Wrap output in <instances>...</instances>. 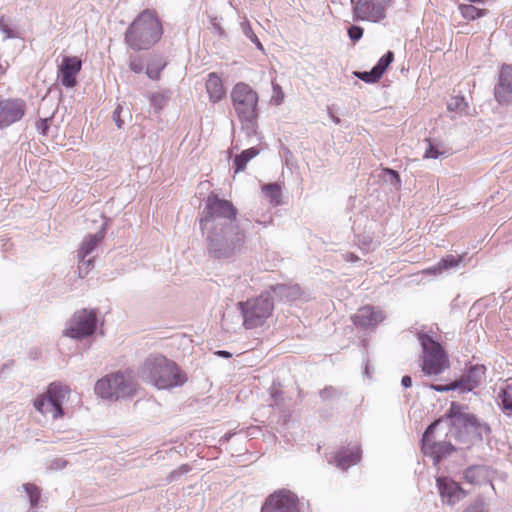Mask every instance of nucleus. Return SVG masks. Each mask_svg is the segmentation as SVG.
<instances>
[{
	"instance_id": "864d4df0",
	"label": "nucleus",
	"mask_w": 512,
	"mask_h": 512,
	"mask_svg": "<svg viewBox=\"0 0 512 512\" xmlns=\"http://www.w3.org/2000/svg\"><path fill=\"white\" fill-rule=\"evenodd\" d=\"M463 512H485L481 503H473L469 505Z\"/></svg>"
},
{
	"instance_id": "2f4dec72",
	"label": "nucleus",
	"mask_w": 512,
	"mask_h": 512,
	"mask_svg": "<svg viewBox=\"0 0 512 512\" xmlns=\"http://www.w3.org/2000/svg\"><path fill=\"white\" fill-rule=\"evenodd\" d=\"M394 60V53L392 51L386 52L373 67L375 71L382 77L386 69Z\"/></svg>"
},
{
	"instance_id": "f03ea898",
	"label": "nucleus",
	"mask_w": 512,
	"mask_h": 512,
	"mask_svg": "<svg viewBox=\"0 0 512 512\" xmlns=\"http://www.w3.org/2000/svg\"><path fill=\"white\" fill-rule=\"evenodd\" d=\"M141 376L159 390L182 387L188 380L177 363L162 355L148 357L142 365Z\"/></svg>"
},
{
	"instance_id": "bf43d9fd",
	"label": "nucleus",
	"mask_w": 512,
	"mask_h": 512,
	"mask_svg": "<svg viewBox=\"0 0 512 512\" xmlns=\"http://www.w3.org/2000/svg\"><path fill=\"white\" fill-rule=\"evenodd\" d=\"M214 354L221 358H226V359L232 357V353L227 350H217V351H215Z\"/></svg>"
},
{
	"instance_id": "6e6d98bb",
	"label": "nucleus",
	"mask_w": 512,
	"mask_h": 512,
	"mask_svg": "<svg viewBox=\"0 0 512 512\" xmlns=\"http://www.w3.org/2000/svg\"><path fill=\"white\" fill-rule=\"evenodd\" d=\"M234 163V173L237 174L246 169L248 162H233Z\"/></svg>"
},
{
	"instance_id": "09e8293b",
	"label": "nucleus",
	"mask_w": 512,
	"mask_h": 512,
	"mask_svg": "<svg viewBox=\"0 0 512 512\" xmlns=\"http://www.w3.org/2000/svg\"><path fill=\"white\" fill-rule=\"evenodd\" d=\"M429 388L436 392L456 391V388L454 387V381H452L451 383L446 384V385L430 384Z\"/></svg>"
},
{
	"instance_id": "bb28decb",
	"label": "nucleus",
	"mask_w": 512,
	"mask_h": 512,
	"mask_svg": "<svg viewBox=\"0 0 512 512\" xmlns=\"http://www.w3.org/2000/svg\"><path fill=\"white\" fill-rule=\"evenodd\" d=\"M25 493L27 494L30 508L35 509L38 507L40 498H41V491L38 486H36L33 483H25L22 485Z\"/></svg>"
},
{
	"instance_id": "6ab92c4d",
	"label": "nucleus",
	"mask_w": 512,
	"mask_h": 512,
	"mask_svg": "<svg viewBox=\"0 0 512 512\" xmlns=\"http://www.w3.org/2000/svg\"><path fill=\"white\" fill-rule=\"evenodd\" d=\"M65 387L60 382H52L46 390L48 405L53 411V418L57 419L64 415L63 402L65 399Z\"/></svg>"
},
{
	"instance_id": "69168bd1",
	"label": "nucleus",
	"mask_w": 512,
	"mask_h": 512,
	"mask_svg": "<svg viewBox=\"0 0 512 512\" xmlns=\"http://www.w3.org/2000/svg\"><path fill=\"white\" fill-rule=\"evenodd\" d=\"M273 89L274 91H278L279 93H281V87L278 84H273Z\"/></svg>"
},
{
	"instance_id": "7c9ffc66",
	"label": "nucleus",
	"mask_w": 512,
	"mask_h": 512,
	"mask_svg": "<svg viewBox=\"0 0 512 512\" xmlns=\"http://www.w3.org/2000/svg\"><path fill=\"white\" fill-rule=\"evenodd\" d=\"M357 245L363 252H369L377 246L373 236L370 233L357 234Z\"/></svg>"
},
{
	"instance_id": "f704fd0d",
	"label": "nucleus",
	"mask_w": 512,
	"mask_h": 512,
	"mask_svg": "<svg viewBox=\"0 0 512 512\" xmlns=\"http://www.w3.org/2000/svg\"><path fill=\"white\" fill-rule=\"evenodd\" d=\"M0 31L4 34V40L18 37V33L11 27L8 20L0 18Z\"/></svg>"
},
{
	"instance_id": "0e129e2a",
	"label": "nucleus",
	"mask_w": 512,
	"mask_h": 512,
	"mask_svg": "<svg viewBox=\"0 0 512 512\" xmlns=\"http://www.w3.org/2000/svg\"><path fill=\"white\" fill-rule=\"evenodd\" d=\"M329 116L335 124H339L341 122L340 118L334 115L331 111H329Z\"/></svg>"
},
{
	"instance_id": "ea45409f",
	"label": "nucleus",
	"mask_w": 512,
	"mask_h": 512,
	"mask_svg": "<svg viewBox=\"0 0 512 512\" xmlns=\"http://www.w3.org/2000/svg\"><path fill=\"white\" fill-rule=\"evenodd\" d=\"M167 101L168 97L163 93L157 92L150 96V103L157 110H161L166 105Z\"/></svg>"
},
{
	"instance_id": "8fccbe9b",
	"label": "nucleus",
	"mask_w": 512,
	"mask_h": 512,
	"mask_svg": "<svg viewBox=\"0 0 512 512\" xmlns=\"http://www.w3.org/2000/svg\"><path fill=\"white\" fill-rule=\"evenodd\" d=\"M123 107L121 104H118L115 110L113 111L112 118L116 124V126L120 129L123 126L124 121L121 119V112Z\"/></svg>"
},
{
	"instance_id": "49530a36",
	"label": "nucleus",
	"mask_w": 512,
	"mask_h": 512,
	"mask_svg": "<svg viewBox=\"0 0 512 512\" xmlns=\"http://www.w3.org/2000/svg\"><path fill=\"white\" fill-rule=\"evenodd\" d=\"M259 154L257 147H250L243 150L239 155H236L234 160H252Z\"/></svg>"
},
{
	"instance_id": "473e14b6",
	"label": "nucleus",
	"mask_w": 512,
	"mask_h": 512,
	"mask_svg": "<svg viewBox=\"0 0 512 512\" xmlns=\"http://www.w3.org/2000/svg\"><path fill=\"white\" fill-rule=\"evenodd\" d=\"M442 419H436L433 422H431L425 429L422 438H421V447H424L425 445H428V443L432 442L433 434L436 430V428L441 423Z\"/></svg>"
},
{
	"instance_id": "6e6552de",
	"label": "nucleus",
	"mask_w": 512,
	"mask_h": 512,
	"mask_svg": "<svg viewBox=\"0 0 512 512\" xmlns=\"http://www.w3.org/2000/svg\"><path fill=\"white\" fill-rule=\"evenodd\" d=\"M231 98L239 119L247 124H253L258 116L257 93L248 84L238 83L232 90Z\"/></svg>"
},
{
	"instance_id": "f257e3e1",
	"label": "nucleus",
	"mask_w": 512,
	"mask_h": 512,
	"mask_svg": "<svg viewBox=\"0 0 512 512\" xmlns=\"http://www.w3.org/2000/svg\"><path fill=\"white\" fill-rule=\"evenodd\" d=\"M237 214L230 200L213 192L205 199L199 225L210 258L232 262L243 251L246 231L237 222Z\"/></svg>"
},
{
	"instance_id": "f3484780",
	"label": "nucleus",
	"mask_w": 512,
	"mask_h": 512,
	"mask_svg": "<svg viewBox=\"0 0 512 512\" xmlns=\"http://www.w3.org/2000/svg\"><path fill=\"white\" fill-rule=\"evenodd\" d=\"M82 61L76 56H64L59 65L61 84L67 88H73L77 81L76 76L81 71Z\"/></svg>"
},
{
	"instance_id": "a18cd8bd",
	"label": "nucleus",
	"mask_w": 512,
	"mask_h": 512,
	"mask_svg": "<svg viewBox=\"0 0 512 512\" xmlns=\"http://www.w3.org/2000/svg\"><path fill=\"white\" fill-rule=\"evenodd\" d=\"M129 68L134 73H141L144 68L142 58L137 55H131L129 58Z\"/></svg>"
},
{
	"instance_id": "7ed1b4c3",
	"label": "nucleus",
	"mask_w": 512,
	"mask_h": 512,
	"mask_svg": "<svg viewBox=\"0 0 512 512\" xmlns=\"http://www.w3.org/2000/svg\"><path fill=\"white\" fill-rule=\"evenodd\" d=\"M162 34V24L156 12L145 9L126 29L124 42L134 51L148 50L161 39Z\"/></svg>"
},
{
	"instance_id": "423d86ee",
	"label": "nucleus",
	"mask_w": 512,
	"mask_h": 512,
	"mask_svg": "<svg viewBox=\"0 0 512 512\" xmlns=\"http://www.w3.org/2000/svg\"><path fill=\"white\" fill-rule=\"evenodd\" d=\"M98 326V310L82 308L75 311L62 331L64 337L83 341L95 334Z\"/></svg>"
},
{
	"instance_id": "338daca9",
	"label": "nucleus",
	"mask_w": 512,
	"mask_h": 512,
	"mask_svg": "<svg viewBox=\"0 0 512 512\" xmlns=\"http://www.w3.org/2000/svg\"><path fill=\"white\" fill-rule=\"evenodd\" d=\"M6 69L3 67V65L0 63V76H2L5 73Z\"/></svg>"
},
{
	"instance_id": "3c124183",
	"label": "nucleus",
	"mask_w": 512,
	"mask_h": 512,
	"mask_svg": "<svg viewBox=\"0 0 512 512\" xmlns=\"http://www.w3.org/2000/svg\"><path fill=\"white\" fill-rule=\"evenodd\" d=\"M48 122H49V119L48 118H45V119H41L38 123H37V129L40 131L41 134L45 135L47 134V131L49 129V125H48Z\"/></svg>"
},
{
	"instance_id": "4d7b16f0",
	"label": "nucleus",
	"mask_w": 512,
	"mask_h": 512,
	"mask_svg": "<svg viewBox=\"0 0 512 512\" xmlns=\"http://www.w3.org/2000/svg\"><path fill=\"white\" fill-rule=\"evenodd\" d=\"M401 385L404 388H410L412 386V378L409 375H404L401 379Z\"/></svg>"
},
{
	"instance_id": "f8f14e48",
	"label": "nucleus",
	"mask_w": 512,
	"mask_h": 512,
	"mask_svg": "<svg viewBox=\"0 0 512 512\" xmlns=\"http://www.w3.org/2000/svg\"><path fill=\"white\" fill-rule=\"evenodd\" d=\"M26 113V102L21 98H7L0 95V129L19 122Z\"/></svg>"
},
{
	"instance_id": "79ce46f5",
	"label": "nucleus",
	"mask_w": 512,
	"mask_h": 512,
	"mask_svg": "<svg viewBox=\"0 0 512 512\" xmlns=\"http://www.w3.org/2000/svg\"><path fill=\"white\" fill-rule=\"evenodd\" d=\"M191 471V467L188 464H182L177 469L170 472L168 476V481L173 482L177 481L182 477L183 475L189 473Z\"/></svg>"
},
{
	"instance_id": "e2e57ef3",
	"label": "nucleus",
	"mask_w": 512,
	"mask_h": 512,
	"mask_svg": "<svg viewBox=\"0 0 512 512\" xmlns=\"http://www.w3.org/2000/svg\"><path fill=\"white\" fill-rule=\"evenodd\" d=\"M53 465H55L56 468L61 469V468H64L66 466V461L63 460V459H56L53 462Z\"/></svg>"
},
{
	"instance_id": "4c0bfd02",
	"label": "nucleus",
	"mask_w": 512,
	"mask_h": 512,
	"mask_svg": "<svg viewBox=\"0 0 512 512\" xmlns=\"http://www.w3.org/2000/svg\"><path fill=\"white\" fill-rule=\"evenodd\" d=\"M355 76L366 83H375L381 78L374 68L370 71L355 72Z\"/></svg>"
},
{
	"instance_id": "13d9d810",
	"label": "nucleus",
	"mask_w": 512,
	"mask_h": 512,
	"mask_svg": "<svg viewBox=\"0 0 512 512\" xmlns=\"http://www.w3.org/2000/svg\"><path fill=\"white\" fill-rule=\"evenodd\" d=\"M235 435V432L233 431H229L227 433H225L220 439H219V443L220 444H224V443H227L230 441V439Z\"/></svg>"
},
{
	"instance_id": "052dcab7",
	"label": "nucleus",
	"mask_w": 512,
	"mask_h": 512,
	"mask_svg": "<svg viewBox=\"0 0 512 512\" xmlns=\"http://www.w3.org/2000/svg\"><path fill=\"white\" fill-rule=\"evenodd\" d=\"M345 259L349 262H357L360 260V258L356 254L351 252L345 254Z\"/></svg>"
},
{
	"instance_id": "58836bf2",
	"label": "nucleus",
	"mask_w": 512,
	"mask_h": 512,
	"mask_svg": "<svg viewBox=\"0 0 512 512\" xmlns=\"http://www.w3.org/2000/svg\"><path fill=\"white\" fill-rule=\"evenodd\" d=\"M340 394V391L333 386H326L319 391V396L322 401L338 398Z\"/></svg>"
},
{
	"instance_id": "5701e85b",
	"label": "nucleus",
	"mask_w": 512,
	"mask_h": 512,
	"mask_svg": "<svg viewBox=\"0 0 512 512\" xmlns=\"http://www.w3.org/2000/svg\"><path fill=\"white\" fill-rule=\"evenodd\" d=\"M496 402L504 415L512 417V381L500 387Z\"/></svg>"
},
{
	"instance_id": "2eb2a0df",
	"label": "nucleus",
	"mask_w": 512,
	"mask_h": 512,
	"mask_svg": "<svg viewBox=\"0 0 512 512\" xmlns=\"http://www.w3.org/2000/svg\"><path fill=\"white\" fill-rule=\"evenodd\" d=\"M436 486L443 502L453 506L466 496L459 483L449 477H437Z\"/></svg>"
},
{
	"instance_id": "412c9836",
	"label": "nucleus",
	"mask_w": 512,
	"mask_h": 512,
	"mask_svg": "<svg viewBox=\"0 0 512 512\" xmlns=\"http://www.w3.org/2000/svg\"><path fill=\"white\" fill-rule=\"evenodd\" d=\"M267 291L270 295L279 301L290 302L296 300L300 296V288L298 285L276 284L271 285Z\"/></svg>"
},
{
	"instance_id": "a878e982",
	"label": "nucleus",
	"mask_w": 512,
	"mask_h": 512,
	"mask_svg": "<svg viewBox=\"0 0 512 512\" xmlns=\"http://www.w3.org/2000/svg\"><path fill=\"white\" fill-rule=\"evenodd\" d=\"M378 177L385 183L389 184L393 189L401 188V178L398 171L391 168H382Z\"/></svg>"
},
{
	"instance_id": "a211bd4d",
	"label": "nucleus",
	"mask_w": 512,
	"mask_h": 512,
	"mask_svg": "<svg viewBox=\"0 0 512 512\" xmlns=\"http://www.w3.org/2000/svg\"><path fill=\"white\" fill-rule=\"evenodd\" d=\"M494 95L500 103L512 100V65L502 66L498 84L494 88Z\"/></svg>"
},
{
	"instance_id": "c03bdc74",
	"label": "nucleus",
	"mask_w": 512,
	"mask_h": 512,
	"mask_svg": "<svg viewBox=\"0 0 512 512\" xmlns=\"http://www.w3.org/2000/svg\"><path fill=\"white\" fill-rule=\"evenodd\" d=\"M34 408L42 414H47L48 412L52 411L51 407L48 405L46 395L40 396L34 401Z\"/></svg>"
},
{
	"instance_id": "774afa93",
	"label": "nucleus",
	"mask_w": 512,
	"mask_h": 512,
	"mask_svg": "<svg viewBox=\"0 0 512 512\" xmlns=\"http://www.w3.org/2000/svg\"><path fill=\"white\" fill-rule=\"evenodd\" d=\"M281 98H283V95L281 96ZM281 101H282V99L277 100V104H280Z\"/></svg>"
},
{
	"instance_id": "680f3d73",
	"label": "nucleus",
	"mask_w": 512,
	"mask_h": 512,
	"mask_svg": "<svg viewBox=\"0 0 512 512\" xmlns=\"http://www.w3.org/2000/svg\"><path fill=\"white\" fill-rule=\"evenodd\" d=\"M372 372H373V369H371L370 364H369V361L367 360V361L365 362V365H364V372H363V374H364L365 376H367L368 378H370V377H371Z\"/></svg>"
},
{
	"instance_id": "9b49d317",
	"label": "nucleus",
	"mask_w": 512,
	"mask_h": 512,
	"mask_svg": "<svg viewBox=\"0 0 512 512\" xmlns=\"http://www.w3.org/2000/svg\"><path fill=\"white\" fill-rule=\"evenodd\" d=\"M465 407L458 402H452L445 413V418L449 420L450 432L456 439L468 433L475 421V414L464 412Z\"/></svg>"
},
{
	"instance_id": "dca6fc26",
	"label": "nucleus",
	"mask_w": 512,
	"mask_h": 512,
	"mask_svg": "<svg viewBox=\"0 0 512 512\" xmlns=\"http://www.w3.org/2000/svg\"><path fill=\"white\" fill-rule=\"evenodd\" d=\"M362 457L360 446L340 447L329 459V463L335 465L342 471L348 470L351 466L358 464Z\"/></svg>"
},
{
	"instance_id": "393cba45",
	"label": "nucleus",
	"mask_w": 512,
	"mask_h": 512,
	"mask_svg": "<svg viewBox=\"0 0 512 512\" xmlns=\"http://www.w3.org/2000/svg\"><path fill=\"white\" fill-rule=\"evenodd\" d=\"M206 90L209 94L210 100L213 102L221 100L225 94L222 80L215 73L209 74L206 81Z\"/></svg>"
},
{
	"instance_id": "1a4fd4ad",
	"label": "nucleus",
	"mask_w": 512,
	"mask_h": 512,
	"mask_svg": "<svg viewBox=\"0 0 512 512\" xmlns=\"http://www.w3.org/2000/svg\"><path fill=\"white\" fill-rule=\"evenodd\" d=\"M260 512H301V502L294 491L279 488L264 499Z\"/></svg>"
},
{
	"instance_id": "c9c22d12",
	"label": "nucleus",
	"mask_w": 512,
	"mask_h": 512,
	"mask_svg": "<svg viewBox=\"0 0 512 512\" xmlns=\"http://www.w3.org/2000/svg\"><path fill=\"white\" fill-rule=\"evenodd\" d=\"M461 13L464 18L474 20L481 17L484 13L472 5H463L460 7Z\"/></svg>"
},
{
	"instance_id": "39448f33",
	"label": "nucleus",
	"mask_w": 512,
	"mask_h": 512,
	"mask_svg": "<svg viewBox=\"0 0 512 512\" xmlns=\"http://www.w3.org/2000/svg\"><path fill=\"white\" fill-rule=\"evenodd\" d=\"M237 307L243 318V326L246 329H254L262 326L272 315L273 297L270 291H264L257 297L238 302Z\"/></svg>"
},
{
	"instance_id": "aec40b11",
	"label": "nucleus",
	"mask_w": 512,
	"mask_h": 512,
	"mask_svg": "<svg viewBox=\"0 0 512 512\" xmlns=\"http://www.w3.org/2000/svg\"><path fill=\"white\" fill-rule=\"evenodd\" d=\"M455 450L454 445L448 441H432L421 447L424 455L433 459V464L438 465L445 457L450 455Z\"/></svg>"
},
{
	"instance_id": "0eeeda50",
	"label": "nucleus",
	"mask_w": 512,
	"mask_h": 512,
	"mask_svg": "<svg viewBox=\"0 0 512 512\" xmlns=\"http://www.w3.org/2000/svg\"><path fill=\"white\" fill-rule=\"evenodd\" d=\"M94 390L99 397L107 400L127 398L135 393L132 381L120 371L99 379L95 384Z\"/></svg>"
},
{
	"instance_id": "9d476101",
	"label": "nucleus",
	"mask_w": 512,
	"mask_h": 512,
	"mask_svg": "<svg viewBox=\"0 0 512 512\" xmlns=\"http://www.w3.org/2000/svg\"><path fill=\"white\" fill-rule=\"evenodd\" d=\"M392 0H351L353 20L379 22L386 17Z\"/></svg>"
},
{
	"instance_id": "ddd939ff",
	"label": "nucleus",
	"mask_w": 512,
	"mask_h": 512,
	"mask_svg": "<svg viewBox=\"0 0 512 512\" xmlns=\"http://www.w3.org/2000/svg\"><path fill=\"white\" fill-rule=\"evenodd\" d=\"M485 373V365H470L458 379L454 380V387L462 394L473 392L474 389L481 385Z\"/></svg>"
},
{
	"instance_id": "4be33fe9",
	"label": "nucleus",
	"mask_w": 512,
	"mask_h": 512,
	"mask_svg": "<svg viewBox=\"0 0 512 512\" xmlns=\"http://www.w3.org/2000/svg\"><path fill=\"white\" fill-rule=\"evenodd\" d=\"M105 227L106 224H103L98 232L89 234L82 240L77 253L78 259L86 258L97 248L104 238Z\"/></svg>"
},
{
	"instance_id": "603ef678",
	"label": "nucleus",
	"mask_w": 512,
	"mask_h": 512,
	"mask_svg": "<svg viewBox=\"0 0 512 512\" xmlns=\"http://www.w3.org/2000/svg\"><path fill=\"white\" fill-rule=\"evenodd\" d=\"M270 396L274 401L275 405H279L280 400L282 399V392L274 387L271 388Z\"/></svg>"
},
{
	"instance_id": "4468645a",
	"label": "nucleus",
	"mask_w": 512,
	"mask_h": 512,
	"mask_svg": "<svg viewBox=\"0 0 512 512\" xmlns=\"http://www.w3.org/2000/svg\"><path fill=\"white\" fill-rule=\"evenodd\" d=\"M384 319L383 310L372 305L359 308L351 317L353 324L361 329L376 328Z\"/></svg>"
},
{
	"instance_id": "cd10ccee",
	"label": "nucleus",
	"mask_w": 512,
	"mask_h": 512,
	"mask_svg": "<svg viewBox=\"0 0 512 512\" xmlns=\"http://www.w3.org/2000/svg\"><path fill=\"white\" fill-rule=\"evenodd\" d=\"M262 192L273 205H279L281 199V188L277 183H269L262 187Z\"/></svg>"
},
{
	"instance_id": "b1692460",
	"label": "nucleus",
	"mask_w": 512,
	"mask_h": 512,
	"mask_svg": "<svg viewBox=\"0 0 512 512\" xmlns=\"http://www.w3.org/2000/svg\"><path fill=\"white\" fill-rule=\"evenodd\" d=\"M463 258L464 255H446L436 265L428 268L427 272L433 275L440 274L445 270L457 267L463 261Z\"/></svg>"
},
{
	"instance_id": "37998d69",
	"label": "nucleus",
	"mask_w": 512,
	"mask_h": 512,
	"mask_svg": "<svg viewBox=\"0 0 512 512\" xmlns=\"http://www.w3.org/2000/svg\"><path fill=\"white\" fill-rule=\"evenodd\" d=\"M466 107L464 97H453L447 104V108L452 111H464Z\"/></svg>"
},
{
	"instance_id": "e433bc0d",
	"label": "nucleus",
	"mask_w": 512,
	"mask_h": 512,
	"mask_svg": "<svg viewBox=\"0 0 512 512\" xmlns=\"http://www.w3.org/2000/svg\"><path fill=\"white\" fill-rule=\"evenodd\" d=\"M79 265H78V275L80 278H84L90 270L94 267V259L93 258H83L78 259Z\"/></svg>"
},
{
	"instance_id": "5fc2aeb1",
	"label": "nucleus",
	"mask_w": 512,
	"mask_h": 512,
	"mask_svg": "<svg viewBox=\"0 0 512 512\" xmlns=\"http://www.w3.org/2000/svg\"><path fill=\"white\" fill-rule=\"evenodd\" d=\"M160 71H161V68L154 69V68L148 67L146 70V74L150 79L157 80L159 78Z\"/></svg>"
},
{
	"instance_id": "72a5a7b5",
	"label": "nucleus",
	"mask_w": 512,
	"mask_h": 512,
	"mask_svg": "<svg viewBox=\"0 0 512 512\" xmlns=\"http://www.w3.org/2000/svg\"><path fill=\"white\" fill-rule=\"evenodd\" d=\"M241 28H242L244 35L247 38H249L253 43H255V45L257 46L258 49L263 50V46H262L261 42L259 41V39L257 38V36L255 35V33L253 32L248 20H244L241 23Z\"/></svg>"
},
{
	"instance_id": "c85d7f7f",
	"label": "nucleus",
	"mask_w": 512,
	"mask_h": 512,
	"mask_svg": "<svg viewBox=\"0 0 512 512\" xmlns=\"http://www.w3.org/2000/svg\"><path fill=\"white\" fill-rule=\"evenodd\" d=\"M483 467L479 465L469 466L464 470L463 477L467 483L479 484L483 476Z\"/></svg>"
},
{
	"instance_id": "de8ad7c7",
	"label": "nucleus",
	"mask_w": 512,
	"mask_h": 512,
	"mask_svg": "<svg viewBox=\"0 0 512 512\" xmlns=\"http://www.w3.org/2000/svg\"><path fill=\"white\" fill-rule=\"evenodd\" d=\"M363 28L357 25H352L348 29V36L352 41H358L363 36Z\"/></svg>"
},
{
	"instance_id": "20e7f679",
	"label": "nucleus",
	"mask_w": 512,
	"mask_h": 512,
	"mask_svg": "<svg viewBox=\"0 0 512 512\" xmlns=\"http://www.w3.org/2000/svg\"><path fill=\"white\" fill-rule=\"evenodd\" d=\"M417 339L422 349L421 370L426 376H437L449 367L448 355L440 342L425 332Z\"/></svg>"
},
{
	"instance_id": "a19ab883",
	"label": "nucleus",
	"mask_w": 512,
	"mask_h": 512,
	"mask_svg": "<svg viewBox=\"0 0 512 512\" xmlns=\"http://www.w3.org/2000/svg\"><path fill=\"white\" fill-rule=\"evenodd\" d=\"M425 142L426 148L424 158L437 159L439 156L443 155V152L440 151L439 147L434 145L429 139H426Z\"/></svg>"
},
{
	"instance_id": "c756f323",
	"label": "nucleus",
	"mask_w": 512,
	"mask_h": 512,
	"mask_svg": "<svg viewBox=\"0 0 512 512\" xmlns=\"http://www.w3.org/2000/svg\"><path fill=\"white\" fill-rule=\"evenodd\" d=\"M475 423L472 424L470 431H472L479 440L489 437L491 434V427L487 422L480 421L475 417Z\"/></svg>"
}]
</instances>
